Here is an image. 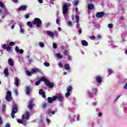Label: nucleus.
Returning a JSON list of instances; mask_svg holds the SVG:
<instances>
[{"instance_id": "1", "label": "nucleus", "mask_w": 127, "mask_h": 127, "mask_svg": "<svg viewBox=\"0 0 127 127\" xmlns=\"http://www.w3.org/2000/svg\"><path fill=\"white\" fill-rule=\"evenodd\" d=\"M41 81L45 82V85L50 89H53V87H54V83L53 82H50V81L45 77H41L39 81L35 82V85L36 86H39V85H40V82Z\"/></svg>"}, {"instance_id": "2", "label": "nucleus", "mask_w": 127, "mask_h": 127, "mask_svg": "<svg viewBox=\"0 0 127 127\" xmlns=\"http://www.w3.org/2000/svg\"><path fill=\"white\" fill-rule=\"evenodd\" d=\"M14 44H15V43H14V42H11L9 43V45L5 44L1 45V46L3 49H6L7 51H10V50H11V47H10V46H13Z\"/></svg>"}, {"instance_id": "3", "label": "nucleus", "mask_w": 127, "mask_h": 127, "mask_svg": "<svg viewBox=\"0 0 127 127\" xmlns=\"http://www.w3.org/2000/svg\"><path fill=\"white\" fill-rule=\"evenodd\" d=\"M33 25H36L37 27H41L42 25V21L39 18H35L32 21Z\"/></svg>"}, {"instance_id": "4", "label": "nucleus", "mask_w": 127, "mask_h": 127, "mask_svg": "<svg viewBox=\"0 0 127 127\" xmlns=\"http://www.w3.org/2000/svg\"><path fill=\"white\" fill-rule=\"evenodd\" d=\"M17 110H18V109L17 108V105L16 104H14L13 105L12 112L11 113V116L12 119H14V118L15 117L14 114L17 113Z\"/></svg>"}, {"instance_id": "5", "label": "nucleus", "mask_w": 127, "mask_h": 127, "mask_svg": "<svg viewBox=\"0 0 127 127\" xmlns=\"http://www.w3.org/2000/svg\"><path fill=\"white\" fill-rule=\"evenodd\" d=\"M46 33L48 36H50L52 38H53L54 36H58V33L56 31L52 32L51 31H47Z\"/></svg>"}, {"instance_id": "6", "label": "nucleus", "mask_w": 127, "mask_h": 127, "mask_svg": "<svg viewBox=\"0 0 127 127\" xmlns=\"http://www.w3.org/2000/svg\"><path fill=\"white\" fill-rule=\"evenodd\" d=\"M5 99L7 102H10V101L12 100V97H11V92L10 91H7Z\"/></svg>"}, {"instance_id": "7", "label": "nucleus", "mask_w": 127, "mask_h": 127, "mask_svg": "<svg viewBox=\"0 0 127 127\" xmlns=\"http://www.w3.org/2000/svg\"><path fill=\"white\" fill-rule=\"evenodd\" d=\"M68 12V3H64L63 5V14H66Z\"/></svg>"}, {"instance_id": "8", "label": "nucleus", "mask_w": 127, "mask_h": 127, "mask_svg": "<svg viewBox=\"0 0 127 127\" xmlns=\"http://www.w3.org/2000/svg\"><path fill=\"white\" fill-rule=\"evenodd\" d=\"M30 118V116L29 115V112L28 111H26L25 114L22 115V119L26 120V121H28V120H29Z\"/></svg>"}, {"instance_id": "9", "label": "nucleus", "mask_w": 127, "mask_h": 127, "mask_svg": "<svg viewBox=\"0 0 127 127\" xmlns=\"http://www.w3.org/2000/svg\"><path fill=\"white\" fill-rule=\"evenodd\" d=\"M56 100H57V97H56V96H54L52 97H48V102L49 104H52L53 102L55 101Z\"/></svg>"}, {"instance_id": "10", "label": "nucleus", "mask_w": 127, "mask_h": 127, "mask_svg": "<svg viewBox=\"0 0 127 127\" xmlns=\"http://www.w3.org/2000/svg\"><path fill=\"white\" fill-rule=\"evenodd\" d=\"M104 15H105L104 12H97L96 14V16L97 18H101V17H103Z\"/></svg>"}, {"instance_id": "11", "label": "nucleus", "mask_w": 127, "mask_h": 127, "mask_svg": "<svg viewBox=\"0 0 127 127\" xmlns=\"http://www.w3.org/2000/svg\"><path fill=\"white\" fill-rule=\"evenodd\" d=\"M27 6L25 5H23L20 6L18 8V11H24L25 10H26Z\"/></svg>"}, {"instance_id": "12", "label": "nucleus", "mask_w": 127, "mask_h": 127, "mask_svg": "<svg viewBox=\"0 0 127 127\" xmlns=\"http://www.w3.org/2000/svg\"><path fill=\"white\" fill-rule=\"evenodd\" d=\"M95 80L97 82V83H99V84H101L102 83V76L100 75H97L95 77Z\"/></svg>"}, {"instance_id": "13", "label": "nucleus", "mask_w": 127, "mask_h": 127, "mask_svg": "<svg viewBox=\"0 0 127 127\" xmlns=\"http://www.w3.org/2000/svg\"><path fill=\"white\" fill-rule=\"evenodd\" d=\"M15 51H16V53H19L20 54H22L24 51L22 49H20L18 47L16 46L15 48Z\"/></svg>"}, {"instance_id": "14", "label": "nucleus", "mask_w": 127, "mask_h": 127, "mask_svg": "<svg viewBox=\"0 0 127 127\" xmlns=\"http://www.w3.org/2000/svg\"><path fill=\"white\" fill-rule=\"evenodd\" d=\"M10 13L7 11V9L6 8H4V12H3V15L2 16V18H4L6 15H9Z\"/></svg>"}, {"instance_id": "15", "label": "nucleus", "mask_w": 127, "mask_h": 127, "mask_svg": "<svg viewBox=\"0 0 127 127\" xmlns=\"http://www.w3.org/2000/svg\"><path fill=\"white\" fill-rule=\"evenodd\" d=\"M28 109L29 110H32V109H33V101L32 100H30L28 103Z\"/></svg>"}, {"instance_id": "16", "label": "nucleus", "mask_w": 127, "mask_h": 127, "mask_svg": "<svg viewBox=\"0 0 127 127\" xmlns=\"http://www.w3.org/2000/svg\"><path fill=\"white\" fill-rule=\"evenodd\" d=\"M39 95L42 96L43 98H46V96L45 95V92L43 91V89H41L39 90Z\"/></svg>"}, {"instance_id": "17", "label": "nucleus", "mask_w": 127, "mask_h": 127, "mask_svg": "<svg viewBox=\"0 0 127 127\" xmlns=\"http://www.w3.org/2000/svg\"><path fill=\"white\" fill-rule=\"evenodd\" d=\"M57 100L58 99L59 102H61V103H62V102L64 101V98H63V96H56Z\"/></svg>"}, {"instance_id": "18", "label": "nucleus", "mask_w": 127, "mask_h": 127, "mask_svg": "<svg viewBox=\"0 0 127 127\" xmlns=\"http://www.w3.org/2000/svg\"><path fill=\"white\" fill-rule=\"evenodd\" d=\"M40 72H41V70H40L38 68H35V69H33L32 70V74H35V73H40Z\"/></svg>"}, {"instance_id": "19", "label": "nucleus", "mask_w": 127, "mask_h": 127, "mask_svg": "<svg viewBox=\"0 0 127 127\" xmlns=\"http://www.w3.org/2000/svg\"><path fill=\"white\" fill-rule=\"evenodd\" d=\"M30 91H31V89H30V86H27L26 88V95H29V94L30 93Z\"/></svg>"}, {"instance_id": "20", "label": "nucleus", "mask_w": 127, "mask_h": 127, "mask_svg": "<svg viewBox=\"0 0 127 127\" xmlns=\"http://www.w3.org/2000/svg\"><path fill=\"white\" fill-rule=\"evenodd\" d=\"M81 42L83 46H88V45H89V43H88V42H87L86 41L82 40Z\"/></svg>"}, {"instance_id": "21", "label": "nucleus", "mask_w": 127, "mask_h": 127, "mask_svg": "<svg viewBox=\"0 0 127 127\" xmlns=\"http://www.w3.org/2000/svg\"><path fill=\"white\" fill-rule=\"evenodd\" d=\"M15 85L16 87H18V86H19V79H18V78H17V77H16L15 79Z\"/></svg>"}, {"instance_id": "22", "label": "nucleus", "mask_w": 127, "mask_h": 127, "mask_svg": "<svg viewBox=\"0 0 127 127\" xmlns=\"http://www.w3.org/2000/svg\"><path fill=\"white\" fill-rule=\"evenodd\" d=\"M8 62L10 66H13V62L12 61V60L11 59H9L8 60Z\"/></svg>"}, {"instance_id": "23", "label": "nucleus", "mask_w": 127, "mask_h": 127, "mask_svg": "<svg viewBox=\"0 0 127 127\" xmlns=\"http://www.w3.org/2000/svg\"><path fill=\"white\" fill-rule=\"evenodd\" d=\"M6 109V105H5V104H3L2 108V113H3V114H4V113H5Z\"/></svg>"}, {"instance_id": "24", "label": "nucleus", "mask_w": 127, "mask_h": 127, "mask_svg": "<svg viewBox=\"0 0 127 127\" xmlns=\"http://www.w3.org/2000/svg\"><path fill=\"white\" fill-rule=\"evenodd\" d=\"M64 69H65V70H70V66H69V64H64Z\"/></svg>"}, {"instance_id": "25", "label": "nucleus", "mask_w": 127, "mask_h": 127, "mask_svg": "<svg viewBox=\"0 0 127 127\" xmlns=\"http://www.w3.org/2000/svg\"><path fill=\"white\" fill-rule=\"evenodd\" d=\"M4 74H5V76L6 77H7V76H8V75H9V73H8V69H4Z\"/></svg>"}, {"instance_id": "26", "label": "nucleus", "mask_w": 127, "mask_h": 127, "mask_svg": "<svg viewBox=\"0 0 127 127\" xmlns=\"http://www.w3.org/2000/svg\"><path fill=\"white\" fill-rule=\"evenodd\" d=\"M88 9H93L94 8V4H89L87 7Z\"/></svg>"}, {"instance_id": "27", "label": "nucleus", "mask_w": 127, "mask_h": 127, "mask_svg": "<svg viewBox=\"0 0 127 127\" xmlns=\"http://www.w3.org/2000/svg\"><path fill=\"white\" fill-rule=\"evenodd\" d=\"M27 25H28L29 27H30L31 28H32L33 27V26L32 25V22L30 21L27 22Z\"/></svg>"}, {"instance_id": "28", "label": "nucleus", "mask_w": 127, "mask_h": 127, "mask_svg": "<svg viewBox=\"0 0 127 127\" xmlns=\"http://www.w3.org/2000/svg\"><path fill=\"white\" fill-rule=\"evenodd\" d=\"M98 92V89L95 88L92 91V94L96 96L97 95V93Z\"/></svg>"}, {"instance_id": "29", "label": "nucleus", "mask_w": 127, "mask_h": 127, "mask_svg": "<svg viewBox=\"0 0 127 127\" xmlns=\"http://www.w3.org/2000/svg\"><path fill=\"white\" fill-rule=\"evenodd\" d=\"M75 19H76L77 23H79V22H80V19L79 18L78 15L75 16Z\"/></svg>"}, {"instance_id": "30", "label": "nucleus", "mask_w": 127, "mask_h": 127, "mask_svg": "<svg viewBox=\"0 0 127 127\" xmlns=\"http://www.w3.org/2000/svg\"><path fill=\"white\" fill-rule=\"evenodd\" d=\"M47 107V103L46 102H44V103H43V105H42L43 109H46Z\"/></svg>"}, {"instance_id": "31", "label": "nucleus", "mask_w": 127, "mask_h": 127, "mask_svg": "<svg viewBox=\"0 0 127 127\" xmlns=\"http://www.w3.org/2000/svg\"><path fill=\"white\" fill-rule=\"evenodd\" d=\"M56 57L59 59H62V55H61L60 53H58L56 54Z\"/></svg>"}, {"instance_id": "32", "label": "nucleus", "mask_w": 127, "mask_h": 127, "mask_svg": "<svg viewBox=\"0 0 127 127\" xmlns=\"http://www.w3.org/2000/svg\"><path fill=\"white\" fill-rule=\"evenodd\" d=\"M26 73L27 76H31V74H32V71L30 72L28 70H26Z\"/></svg>"}, {"instance_id": "33", "label": "nucleus", "mask_w": 127, "mask_h": 127, "mask_svg": "<svg viewBox=\"0 0 127 127\" xmlns=\"http://www.w3.org/2000/svg\"><path fill=\"white\" fill-rule=\"evenodd\" d=\"M72 90V86L71 85H69L67 88V92H69Z\"/></svg>"}, {"instance_id": "34", "label": "nucleus", "mask_w": 127, "mask_h": 127, "mask_svg": "<svg viewBox=\"0 0 127 127\" xmlns=\"http://www.w3.org/2000/svg\"><path fill=\"white\" fill-rule=\"evenodd\" d=\"M79 3V0H75L74 1L73 5H78V4Z\"/></svg>"}, {"instance_id": "35", "label": "nucleus", "mask_w": 127, "mask_h": 127, "mask_svg": "<svg viewBox=\"0 0 127 127\" xmlns=\"http://www.w3.org/2000/svg\"><path fill=\"white\" fill-rule=\"evenodd\" d=\"M107 71L109 74H113V73H114V71L111 68L108 69Z\"/></svg>"}, {"instance_id": "36", "label": "nucleus", "mask_w": 127, "mask_h": 127, "mask_svg": "<svg viewBox=\"0 0 127 127\" xmlns=\"http://www.w3.org/2000/svg\"><path fill=\"white\" fill-rule=\"evenodd\" d=\"M44 65L46 66V67H49V66H50V64L47 62H45L44 63Z\"/></svg>"}, {"instance_id": "37", "label": "nucleus", "mask_w": 127, "mask_h": 127, "mask_svg": "<svg viewBox=\"0 0 127 127\" xmlns=\"http://www.w3.org/2000/svg\"><path fill=\"white\" fill-rule=\"evenodd\" d=\"M17 121V123H18V124H21V125H23V121H22V120L20 119H18Z\"/></svg>"}, {"instance_id": "38", "label": "nucleus", "mask_w": 127, "mask_h": 127, "mask_svg": "<svg viewBox=\"0 0 127 127\" xmlns=\"http://www.w3.org/2000/svg\"><path fill=\"white\" fill-rule=\"evenodd\" d=\"M70 96V92L69 91H67V92L65 93V97L66 98H68Z\"/></svg>"}, {"instance_id": "39", "label": "nucleus", "mask_w": 127, "mask_h": 127, "mask_svg": "<svg viewBox=\"0 0 127 127\" xmlns=\"http://www.w3.org/2000/svg\"><path fill=\"white\" fill-rule=\"evenodd\" d=\"M68 50H65L64 51V53H63L64 55H65V56L68 55Z\"/></svg>"}, {"instance_id": "40", "label": "nucleus", "mask_w": 127, "mask_h": 127, "mask_svg": "<svg viewBox=\"0 0 127 127\" xmlns=\"http://www.w3.org/2000/svg\"><path fill=\"white\" fill-rule=\"evenodd\" d=\"M20 33L23 34V33H24V30H23V29H22V27L20 25Z\"/></svg>"}, {"instance_id": "41", "label": "nucleus", "mask_w": 127, "mask_h": 127, "mask_svg": "<svg viewBox=\"0 0 127 127\" xmlns=\"http://www.w3.org/2000/svg\"><path fill=\"white\" fill-rule=\"evenodd\" d=\"M0 7H4V4H3V2L0 1Z\"/></svg>"}, {"instance_id": "42", "label": "nucleus", "mask_w": 127, "mask_h": 127, "mask_svg": "<svg viewBox=\"0 0 127 127\" xmlns=\"http://www.w3.org/2000/svg\"><path fill=\"white\" fill-rule=\"evenodd\" d=\"M14 92L16 96L18 95V91H17V89H14Z\"/></svg>"}, {"instance_id": "43", "label": "nucleus", "mask_w": 127, "mask_h": 127, "mask_svg": "<svg viewBox=\"0 0 127 127\" xmlns=\"http://www.w3.org/2000/svg\"><path fill=\"white\" fill-rule=\"evenodd\" d=\"M39 46H40V47H44V43L42 42L40 43Z\"/></svg>"}, {"instance_id": "44", "label": "nucleus", "mask_w": 127, "mask_h": 127, "mask_svg": "<svg viewBox=\"0 0 127 127\" xmlns=\"http://www.w3.org/2000/svg\"><path fill=\"white\" fill-rule=\"evenodd\" d=\"M53 45V48H54V49H56V48H57V45L56 43H54Z\"/></svg>"}, {"instance_id": "45", "label": "nucleus", "mask_w": 127, "mask_h": 127, "mask_svg": "<svg viewBox=\"0 0 127 127\" xmlns=\"http://www.w3.org/2000/svg\"><path fill=\"white\" fill-rule=\"evenodd\" d=\"M113 26H114V25H113V24H108L109 28H113Z\"/></svg>"}, {"instance_id": "46", "label": "nucleus", "mask_w": 127, "mask_h": 127, "mask_svg": "<svg viewBox=\"0 0 127 127\" xmlns=\"http://www.w3.org/2000/svg\"><path fill=\"white\" fill-rule=\"evenodd\" d=\"M25 18H29V14H26L25 15Z\"/></svg>"}, {"instance_id": "47", "label": "nucleus", "mask_w": 127, "mask_h": 127, "mask_svg": "<svg viewBox=\"0 0 127 127\" xmlns=\"http://www.w3.org/2000/svg\"><path fill=\"white\" fill-rule=\"evenodd\" d=\"M51 110H50V109H48L47 111V114L48 115H50V114H51Z\"/></svg>"}, {"instance_id": "48", "label": "nucleus", "mask_w": 127, "mask_h": 127, "mask_svg": "<svg viewBox=\"0 0 127 127\" xmlns=\"http://www.w3.org/2000/svg\"><path fill=\"white\" fill-rule=\"evenodd\" d=\"M59 65L61 68H63V64H62V63H60Z\"/></svg>"}, {"instance_id": "49", "label": "nucleus", "mask_w": 127, "mask_h": 127, "mask_svg": "<svg viewBox=\"0 0 127 127\" xmlns=\"http://www.w3.org/2000/svg\"><path fill=\"white\" fill-rule=\"evenodd\" d=\"M56 23L57 24H59L60 23V21L59 20V19H56Z\"/></svg>"}, {"instance_id": "50", "label": "nucleus", "mask_w": 127, "mask_h": 127, "mask_svg": "<svg viewBox=\"0 0 127 127\" xmlns=\"http://www.w3.org/2000/svg\"><path fill=\"white\" fill-rule=\"evenodd\" d=\"M67 24H68V25H69V26H71V25H72V22L69 21L67 22Z\"/></svg>"}, {"instance_id": "51", "label": "nucleus", "mask_w": 127, "mask_h": 127, "mask_svg": "<svg viewBox=\"0 0 127 127\" xmlns=\"http://www.w3.org/2000/svg\"><path fill=\"white\" fill-rule=\"evenodd\" d=\"M68 60H72V56H68L67 57Z\"/></svg>"}, {"instance_id": "52", "label": "nucleus", "mask_w": 127, "mask_h": 127, "mask_svg": "<svg viewBox=\"0 0 127 127\" xmlns=\"http://www.w3.org/2000/svg\"><path fill=\"white\" fill-rule=\"evenodd\" d=\"M13 2L17 3L18 2V0H11Z\"/></svg>"}, {"instance_id": "53", "label": "nucleus", "mask_w": 127, "mask_h": 127, "mask_svg": "<svg viewBox=\"0 0 127 127\" xmlns=\"http://www.w3.org/2000/svg\"><path fill=\"white\" fill-rule=\"evenodd\" d=\"M2 124V119H1V117H0V125Z\"/></svg>"}, {"instance_id": "54", "label": "nucleus", "mask_w": 127, "mask_h": 127, "mask_svg": "<svg viewBox=\"0 0 127 127\" xmlns=\"http://www.w3.org/2000/svg\"><path fill=\"white\" fill-rule=\"evenodd\" d=\"M95 38H96V36H92L90 37V39H95Z\"/></svg>"}, {"instance_id": "55", "label": "nucleus", "mask_w": 127, "mask_h": 127, "mask_svg": "<svg viewBox=\"0 0 127 127\" xmlns=\"http://www.w3.org/2000/svg\"><path fill=\"white\" fill-rule=\"evenodd\" d=\"M97 38H98V39H101L102 38V36H101V35H98L97 36Z\"/></svg>"}, {"instance_id": "56", "label": "nucleus", "mask_w": 127, "mask_h": 127, "mask_svg": "<svg viewBox=\"0 0 127 127\" xmlns=\"http://www.w3.org/2000/svg\"><path fill=\"white\" fill-rule=\"evenodd\" d=\"M5 127H10V125H9V124L7 123L6 124Z\"/></svg>"}, {"instance_id": "57", "label": "nucleus", "mask_w": 127, "mask_h": 127, "mask_svg": "<svg viewBox=\"0 0 127 127\" xmlns=\"http://www.w3.org/2000/svg\"><path fill=\"white\" fill-rule=\"evenodd\" d=\"M58 29L59 31H62V29L60 27H59L58 28Z\"/></svg>"}, {"instance_id": "58", "label": "nucleus", "mask_w": 127, "mask_h": 127, "mask_svg": "<svg viewBox=\"0 0 127 127\" xmlns=\"http://www.w3.org/2000/svg\"><path fill=\"white\" fill-rule=\"evenodd\" d=\"M38 1L40 3H42V2H43V0H38Z\"/></svg>"}, {"instance_id": "59", "label": "nucleus", "mask_w": 127, "mask_h": 127, "mask_svg": "<svg viewBox=\"0 0 127 127\" xmlns=\"http://www.w3.org/2000/svg\"><path fill=\"white\" fill-rule=\"evenodd\" d=\"M46 122H47V123H50V120L48 119H46Z\"/></svg>"}, {"instance_id": "60", "label": "nucleus", "mask_w": 127, "mask_h": 127, "mask_svg": "<svg viewBox=\"0 0 127 127\" xmlns=\"http://www.w3.org/2000/svg\"><path fill=\"white\" fill-rule=\"evenodd\" d=\"M51 114L52 115H55V111H52Z\"/></svg>"}, {"instance_id": "61", "label": "nucleus", "mask_w": 127, "mask_h": 127, "mask_svg": "<svg viewBox=\"0 0 127 127\" xmlns=\"http://www.w3.org/2000/svg\"><path fill=\"white\" fill-rule=\"evenodd\" d=\"M75 12H78V7H75Z\"/></svg>"}, {"instance_id": "62", "label": "nucleus", "mask_w": 127, "mask_h": 127, "mask_svg": "<svg viewBox=\"0 0 127 127\" xmlns=\"http://www.w3.org/2000/svg\"><path fill=\"white\" fill-rule=\"evenodd\" d=\"M78 32H79V33H80V34L82 33V30H81V29L79 30H78Z\"/></svg>"}, {"instance_id": "63", "label": "nucleus", "mask_w": 127, "mask_h": 127, "mask_svg": "<svg viewBox=\"0 0 127 127\" xmlns=\"http://www.w3.org/2000/svg\"><path fill=\"white\" fill-rule=\"evenodd\" d=\"M102 113H99V117H102Z\"/></svg>"}, {"instance_id": "64", "label": "nucleus", "mask_w": 127, "mask_h": 127, "mask_svg": "<svg viewBox=\"0 0 127 127\" xmlns=\"http://www.w3.org/2000/svg\"><path fill=\"white\" fill-rule=\"evenodd\" d=\"M88 96H89V97H91V93L90 92H89L88 93Z\"/></svg>"}]
</instances>
